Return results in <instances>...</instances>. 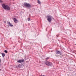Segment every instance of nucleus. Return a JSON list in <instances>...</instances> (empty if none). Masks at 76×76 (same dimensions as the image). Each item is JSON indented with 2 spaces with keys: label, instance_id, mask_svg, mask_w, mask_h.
Returning a JSON list of instances; mask_svg holds the SVG:
<instances>
[{
  "label": "nucleus",
  "instance_id": "f257e3e1",
  "mask_svg": "<svg viewBox=\"0 0 76 76\" xmlns=\"http://www.w3.org/2000/svg\"><path fill=\"white\" fill-rule=\"evenodd\" d=\"M1 6L2 8L4 10H10V8L9 6H8V5H6L5 4H3Z\"/></svg>",
  "mask_w": 76,
  "mask_h": 76
},
{
  "label": "nucleus",
  "instance_id": "f03ea898",
  "mask_svg": "<svg viewBox=\"0 0 76 76\" xmlns=\"http://www.w3.org/2000/svg\"><path fill=\"white\" fill-rule=\"evenodd\" d=\"M44 64H46L47 66H51L52 65V64L50 62L48 61H45L44 62Z\"/></svg>",
  "mask_w": 76,
  "mask_h": 76
},
{
  "label": "nucleus",
  "instance_id": "7ed1b4c3",
  "mask_svg": "<svg viewBox=\"0 0 76 76\" xmlns=\"http://www.w3.org/2000/svg\"><path fill=\"white\" fill-rule=\"evenodd\" d=\"M24 6L28 9H30V7H31V5H30L29 3H25L24 4Z\"/></svg>",
  "mask_w": 76,
  "mask_h": 76
},
{
  "label": "nucleus",
  "instance_id": "20e7f679",
  "mask_svg": "<svg viewBox=\"0 0 76 76\" xmlns=\"http://www.w3.org/2000/svg\"><path fill=\"white\" fill-rule=\"evenodd\" d=\"M47 19L48 21L49 22H51V17L50 16H47Z\"/></svg>",
  "mask_w": 76,
  "mask_h": 76
},
{
  "label": "nucleus",
  "instance_id": "39448f33",
  "mask_svg": "<svg viewBox=\"0 0 76 76\" xmlns=\"http://www.w3.org/2000/svg\"><path fill=\"white\" fill-rule=\"evenodd\" d=\"M56 54H60V55H61V53L60 51L58 50H56Z\"/></svg>",
  "mask_w": 76,
  "mask_h": 76
},
{
  "label": "nucleus",
  "instance_id": "423d86ee",
  "mask_svg": "<svg viewBox=\"0 0 76 76\" xmlns=\"http://www.w3.org/2000/svg\"><path fill=\"white\" fill-rule=\"evenodd\" d=\"M23 62H24V59H21L19 60V63H23Z\"/></svg>",
  "mask_w": 76,
  "mask_h": 76
},
{
  "label": "nucleus",
  "instance_id": "0eeeda50",
  "mask_svg": "<svg viewBox=\"0 0 76 76\" xmlns=\"http://www.w3.org/2000/svg\"><path fill=\"white\" fill-rule=\"evenodd\" d=\"M14 22L15 23H16L18 22V20H17V19H16V18H14Z\"/></svg>",
  "mask_w": 76,
  "mask_h": 76
},
{
  "label": "nucleus",
  "instance_id": "6e6552de",
  "mask_svg": "<svg viewBox=\"0 0 76 76\" xmlns=\"http://www.w3.org/2000/svg\"><path fill=\"white\" fill-rule=\"evenodd\" d=\"M8 24H9L10 26H13V25L11 23H10V22H8Z\"/></svg>",
  "mask_w": 76,
  "mask_h": 76
},
{
  "label": "nucleus",
  "instance_id": "1a4fd4ad",
  "mask_svg": "<svg viewBox=\"0 0 76 76\" xmlns=\"http://www.w3.org/2000/svg\"><path fill=\"white\" fill-rule=\"evenodd\" d=\"M1 55H2V57H4V56H5V54H4V53H2L1 54Z\"/></svg>",
  "mask_w": 76,
  "mask_h": 76
},
{
  "label": "nucleus",
  "instance_id": "9d476101",
  "mask_svg": "<svg viewBox=\"0 0 76 76\" xmlns=\"http://www.w3.org/2000/svg\"><path fill=\"white\" fill-rule=\"evenodd\" d=\"M16 67L18 69V68H19V65H17Z\"/></svg>",
  "mask_w": 76,
  "mask_h": 76
},
{
  "label": "nucleus",
  "instance_id": "9b49d317",
  "mask_svg": "<svg viewBox=\"0 0 76 76\" xmlns=\"http://www.w3.org/2000/svg\"><path fill=\"white\" fill-rule=\"evenodd\" d=\"M38 3L39 4H41V2H40V1H39V0H38Z\"/></svg>",
  "mask_w": 76,
  "mask_h": 76
},
{
  "label": "nucleus",
  "instance_id": "f8f14e48",
  "mask_svg": "<svg viewBox=\"0 0 76 76\" xmlns=\"http://www.w3.org/2000/svg\"><path fill=\"white\" fill-rule=\"evenodd\" d=\"M27 19H28V21H30V20H31V19H30V18H28Z\"/></svg>",
  "mask_w": 76,
  "mask_h": 76
},
{
  "label": "nucleus",
  "instance_id": "ddd939ff",
  "mask_svg": "<svg viewBox=\"0 0 76 76\" xmlns=\"http://www.w3.org/2000/svg\"><path fill=\"white\" fill-rule=\"evenodd\" d=\"M4 52L5 53H7V50H5Z\"/></svg>",
  "mask_w": 76,
  "mask_h": 76
},
{
  "label": "nucleus",
  "instance_id": "4468645a",
  "mask_svg": "<svg viewBox=\"0 0 76 76\" xmlns=\"http://www.w3.org/2000/svg\"><path fill=\"white\" fill-rule=\"evenodd\" d=\"M59 35H60V34H57V35H56V36L57 37H58V36H59Z\"/></svg>",
  "mask_w": 76,
  "mask_h": 76
},
{
  "label": "nucleus",
  "instance_id": "2eb2a0df",
  "mask_svg": "<svg viewBox=\"0 0 76 76\" xmlns=\"http://www.w3.org/2000/svg\"><path fill=\"white\" fill-rule=\"evenodd\" d=\"M49 58H50L49 57L47 58L46 60H48V59H49Z\"/></svg>",
  "mask_w": 76,
  "mask_h": 76
},
{
  "label": "nucleus",
  "instance_id": "dca6fc26",
  "mask_svg": "<svg viewBox=\"0 0 76 76\" xmlns=\"http://www.w3.org/2000/svg\"><path fill=\"white\" fill-rule=\"evenodd\" d=\"M2 0H0V3H2Z\"/></svg>",
  "mask_w": 76,
  "mask_h": 76
},
{
  "label": "nucleus",
  "instance_id": "f3484780",
  "mask_svg": "<svg viewBox=\"0 0 76 76\" xmlns=\"http://www.w3.org/2000/svg\"><path fill=\"white\" fill-rule=\"evenodd\" d=\"M17 62L18 63H19V60H18Z\"/></svg>",
  "mask_w": 76,
  "mask_h": 76
},
{
  "label": "nucleus",
  "instance_id": "a211bd4d",
  "mask_svg": "<svg viewBox=\"0 0 76 76\" xmlns=\"http://www.w3.org/2000/svg\"><path fill=\"white\" fill-rule=\"evenodd\" d=\"M1 63V59H0V63Z\"/></svg>",
  "mask_w": 76,
  "mask_h": 76
},
{
  "label": "nucleus",
  "instance_id": "6ab92c4d",
  "mask_svg": "<svg viewBox=\"0 0 76 76\" xmlns=\"http://www.w3.org/2000/svg\"><path fill=\"white\" fill-rule=\"evenodd\" d=\"M4 23H6V21H4Z\"/></svg>",
  "mask_w": 76,
  "mask_h": 76
},
{
  "label": "nucleus",
  "instance_id": "aec40b11",
  "mask_svg": "<svg viewBox=\"0 0 76 76\" xmlns=\"http://www.w3.org/2000/svg\"><path fill=\"white\" fill-rule=\"evenodd\" d=\"M1 69H0V71H1Z\"/></svg>",
  "mask_w": 76,
  "mask_h": 76
},
{
  "label": "nucleus",
  "instance_id": "412c9836",
  "mask_svg": "<svg viewBox=\"0 0 76 76\" xmlns=\"http://www.w3.org/2000/svg\"><path fill=\"white\" fill-rule=\"evenodd\" d=\"M18 42H19V41H18Z\"/></svg>",
  "mask_w": 76,
  "mask_h": 76
}]
</instances>
